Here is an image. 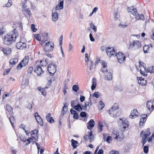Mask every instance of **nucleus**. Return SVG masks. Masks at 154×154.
Listing matches in <instances>:
<instances>
[{"label": "nucleus", "instance_id": "obj_1", "mask_svg": "<svg viewBox=\"0 0 154 154\" xmlns=\"http://www.w3.org/2000/svg\"><path fill=\"white\" fill-rule=\"evenodd\" d=\"M106 51L107 54L109 57L115 55L118 61L120 63H123L126 59V57L122 53L119 52L116 54L114 48H106Z\"/></svg>", "mask_w": 154, "mask_h": 154}, {"label": "nucleus", "instance_id": "obj_2", "mask_svg": "<svg viewBox=\"0 0 154 154\" xmlns=\"http://www.w3.org/2000/svg\"><path fill=\"white\" fill-rule=\"evenodd\" d=\"M16 30L14 29L12 32L5 36L4 38V44L9 45L15 41L16 37L18 36L16 33Z\"/></svg>", "mask_w": 154, "mask_h": 154}, {"label": "nucleus", "instance_id": "obj_3", "mask_svg": "<svg viewBox=\"0 0 154 154\" xmlns=\"http://www.w3.org/2000/svg\"><path fill=\"white\" fill-rule=\"evenodd\" d=\"M119 108L118 103H115L107 111L110 116L114 118L117 117L120 115V112L118 111Z\"/></svg>", "mask_w": 154, "mask_h": 154}, {"label": "nucleus", "instance_id": "obj_4", "mask_svg": "<svg viewBox=\"0 0 154 154\" xmlns=\"http://www.w3.org/2000/svg\"><path fill=\"white\" fill-rule=\"evenodd\" d=\"M54 43L51 42H47L45 46L44 50L46 52H50L54 49Z\"/></svg>", "mask_w": 154, "mask_h": 154}, {"label": "nucleus", "instance_id": "obj_5", "mask_svg": "<svg viewBox=\"0 0 154 154\" xmlns=\"http://www.w3.org/2000/svg\"><path fill=\"white\" fill-rule=\"evenodd\" d=\"M141 46L140 41L137 40L133 41L132 42L130 43L128 48L130 49L134 48V50H136L140 48Z\"/></svg>", "mask_w": 154, "mask_h": 154}, {"label": "nucleus", "instance_id": "obj_6", "mask_svg": "<svg viewBox=\"0 0 154 154\" xmlns=\"http://www.w3.org/2000/svg\"><path fill=\"white\" fill-rule=\"evenodd\" d=\"M131 13L135 16V18L137 20H143L144 19V17L143 15L142 14H138L137 12V10L135 8H134L133 10L131 11Z\"/></svg>", "mask_w": 154, "mask_h": 154}, {"label": "nucleus", "instance_id": "obj_7", "mask_svg": "<svg viewBox=\"0 0 154 154\" xmlns=\"http://www.w3.org/2000/svg\"><path fill=\"white\" fill-rule=\"evenodd\" d=\"M29 61V57H25L22 61L19 63L17 67H23L26 66L27 64Z\"/></svg>", "mask_w": 154, "mask_h": 154}, {"label": "nucleus", "instance_id": "obj_8", "mask_svg": "<svg viewBox=\"0 0 154 154\" xmlns=\"http://www.w3.org/2000/svg\"><path fill=\"white\" fill-rule=\"evenodd\" d=\"M112 135L114 139H116L117 141H120L123 139V138L120 136L119 133L116 131L113 130L112 132Z\"/></svg>", "mask_w": 154, "mask_h": 154}, {"label": "nucleus", "instance_id": "obj_9", "mask_svg": "<svg viewBox=\"0 0 154 154\" xmlns=\"http://www.w3.org/2000/svg\"><path fill=\"white\" fill-rule=\"evenodd\" d=\"M118 122L119 124H122L123 126V128L124 129L127 128L129 125L128 121L125 119H119L118 120Z\"/></svg>", "mask_w": 154, "mask_h": 154}, {"label": "nucleus", "instance_id": "obj_10", "mask_svg": "<svg viewBox=\"0 0 154 154\" xmlns=\"http://www.w3.org/2000/svg\"><path fill=\"white\" fill-rule=\"evenodd\" d=\"M17 48L20 49H23L26 48L27 45L25 42H22L21 41L17 43L16 45Z\"/></svg>", "mask_w": 154, "mask_h": 154}, {"label": "nucleus", "instance_id": "obj_11", "mask_svg": "<svg viewBox=\"0 0 154 154\" xmlns=\"http://www.w3.org/2000/svg\"><path fill=\"white\" fill-rule=\"evenodd\" d=\"M35 118L38 123L41 125L43 126V122L42 118L39 116L38 113L36 112L35 113Z\"/></svg>", "mask_w": 154, "mask_h": 154}, {"label": "nucleus", "instance_id": "obj_12", "mask_svg": "<svg viewBox=\"0 0 154 154\" xmlns=\"http://www.w3.org/2000/svg\"><path fill=\"white\" fill-rule=\"evenodd\" d=\"M139 115V113L138 112L136 109H134L131 112V114L129 116L130 118L134 119L137 117Z\"/></svg>", "mask_w": 154, "mask_h": 154}, {"label": "nucleus", "instance_id": "obj_13", "mask_svg": "<svg viewBox=\"0 0 154 154\" xmlns=\"http://www.w3.org/2000/svg\"><path fill=\"white\" fill-rule=\"evenodd\" d=\"M31 134L32 136V137L36 140H38V130L35 129L32 131L31 132Z\"/></svg>", "mask_w": 154, "mask_h": 154}, {"label": "nucleus", "instance_id": "obj_14", "mask_svg": "<svg viewBox=\"0 0 154 154\" xmlns=\"http://www.w3.org/2000/svg\"><path fill=\"white\" fill-rule=\"evenodd\" d=\"M146 106L149 110L152 111L154 107V101L151 100L150 102L147 101Z\"/></svg>", "mask_w": 154, "mask_h": 154}, {"label": "nucleus", "instance_id": "obj_15", "mask_svg": "<svg viewBox=\"0 0 154 154\" xmlns=\"http://www.w3.org/2000/svg\"><path fill=\"white\" fill-rule=\"evenodd\" d=\"M47 65V63L45 61L41 60L37 61L35 66L37 67H42V66H45Z\"/></svg>", "mask_w": 154, "mask_h": 154}, {"label": "nucleus", "instance_id": "obj_16", "mask_svg": "<svg viewBox=\"0 0 154 154\" xmlns=\"http://www.w3.org/2000/svg\"><path fill=\"white\" fill-rule=\"evenodd\" d=\"M100 63L101 64L103 67H106L107 66V63H105V62L103 60H100L99 59H97L95 62V65L96 66L98 64V63Z\"/></svg>", "mask_w": 154, "mask_h": 154}, {"label": "nucleus", "instance_id": "obj_17", "mask_svg": "<svg viewBox=\"0 0 154 154\" xmlns=\"http://www.w3.org/2000/svg\"><path fill=\"white\" fill-rule=\"evenodd\" d=\"M29 84V80L28 79H23L21 83V87L23 88H24L26 86Z\"/></svg>", "mask_w": 154, "mask_h": 154}, {"label": "nucleus", "instance_id": "obj_18", "mask_svg": "<svg viewBox=\"0 0 154 154\" xmlns=\"http://www.w3.org/2000/svg\"><path fill=\"white\" fill-rule=\"evenodd\" d=\"M105 75L106 76L105 79V80L110 81L112 80V75L110 71L106 73Z\"/></svg>", "mask_w": 154, "mask_h": 154}, {"label": "nucleus", "instance_id": "obj_19", "mask_svg": "<svg viewBox=\"0 0 154 154\" xmlns=\"http://www.w3.org/2000/svg\"><path fill=\"white\" fill-rule=\"evenodd\" d=\"M59 4L57 5L56 7V9L57 10L62 9L63 8L64 0H59Z\"/></svg>", "mask_w": 154, "mask_h": 154}, {"label": "nucleus", "instance_id": "obj_20", "mask_svg": "<svg viewBox=\"0 0 154 154\" xmlns=\"http://www.w3.org/2000/svg\"><path fill=\"white\" fill-rule=\"evenodd\" d=\"M95 124L94 122L92 119H91L88 123L87 128L91 130L94 126Z\"/></svg>", "mask_w": 154, "mask_h": 154}, {"label": "nucleus", "instance_id": "obj_21", "mask_svg": "<svg viewBox=\"0 0 154 154\" xmlns=\"http://www.w3.org/2000/svg\"><path fill=\"white\" fill-rule=\"evenodd\" d=\"M34 71L37 73L38 76L40 75L44 72L42 68H35Z\"/></svg>", "mask_w": 154, "mask_h": 154}, {"label": "nucleus", "instance_id": "obj_22", "mask_svg": "<svg viewBox=\"0 0 154 154\" xmlns=\"http://www.w3.org/2000/svg\"><path fill=\"white\" fill-rule=\"evenodd\" d=\"M18 60V59L17 58L11 59L10 61V65H11L12 66H14V65H15L16 63H17Z\"/></svg>", "mask_w": 154, "mask_h": 154}, {"label": "nucleus", "instance_id": "obj_23", "mask_svg": "<svg viewBox=\"0 0 154 154\" xmlns=\"http://www.w3.org/2000/svg\"><path fill=\"white\" fill-rule=\"evenodd\" d=\"M6 109L7 111L9 112V115H12L13 114V108L10 105L7 104L6 106Z\"/></svg>", "mask_w": 154, "mask_h": 154}, {"label": "nucleus", "instance_id": "obj_24", "mask_svg": "<svg viewBox=\"0 0 154 154\" xmlns=\"http://www.w3.org/2000/svg\"><path fill=\"white\" fill-rule=\"evenodd\" d=\"M47 70L51 75H54L56 71V68H47Z\"/></svg>", "mask_w": 154, "mask_h": 154}, {"label": "nucleus", "instance_id": "obj_25", "mask_svg": "<svg viewBox=\"0 0 154 154\" xmlns=\"http://www.w3.org/2000/svg\"><path fill=\"white\" fill-rule=\"evenodd\" d=\"M58 14L57 12H56L52 13V19L54 21H55L58 19Z\"/></svg>", "mask_w": 154, "mask_h": 154}, {"label": "nucleus", "instance_id": "obj_26", "mask_svg": "<svg viewBox=\"0 0 154 154\" xmlns=\"http://www.w3.org/2000/svg\"><path fill=\"white\" fill-rule=\"evenodd\" d=\"M75 109L79 112H81L82 110V108L81 105L79 104H78L77 105L75 106L74 107Z\"/></svg>", "mask_w": 154, "mask_h": 154}, {"label": "nucleus", "instance_id": "obj_27", "mask_svg": "<svg viewBox=\"0 0 154 154\" xmlns=\"http://www.w3.org/2000/svg\"><path fill=\"white\" fill-rule=\"evenodd\" d=\"M144 70H145L146 73L149 72L150 73L154 72V68H143Z\"/></svg>", "mask_w": 154, "mask_h": 154}, {"label": "nucleus", "instance_id": "obj_28", "mask_svg": "<svg viewBox=\"0 0 154 154\" xmlns=\"http://www.w3.org/2000/svg\"><path fill=\"white\" fill-rule=\"evenodd\" d=\"M72 143L71 145L74 149H75L77 147V146L76 145L78 143V141H75L72 139L71 140Z\"/></svg>", "mask_w": 154, "mask_h": 154}, {"label": "nucleus", "instance_id": "obj_29", "mask_svg": "<svg viewBox=\"0 0 154 154\" xmlns=\"http://www.w3.org/2000/svg\"><path fill=\"white\" fill-rule=\"evenodd\" d=\"M143 50L144 52L145 53H147L149 52V51L150 50L149 48V47L147 45H145L143 47Z\"/></svg>", "mask_w": 154, "mask_h": 154}, {"label": "nucleus", "instance_id": "obj_30", "mask_svg": "<svg viewBox=\"0 0 154 154\" xmlns=\"http://www.w3.org/2000/svg\"><path fill=\"white\" fill-rule=\"evenodd\" d=\"M143 116H142L141 118H140V125H141V124L142 123V124L145 122L146 120V117L147 116V115H146V117L144 116L145 115H143Z\"/></svg>", "mask_w": 154, "mask_h": 154}, {"label": "nucleus", "instance_id": "obj_31", "mask_svg": "<svg viewBox=\"0 0 154 154\" xmlns=\"http://www.w3.org/2000/svg\"><path fill=\"white\" fill-rule=\"evenodd\" d=\"M2 50L3 52L6 55L9 54L11 52V50L8 49L7 48H2Z\"/></svg>", "mask_w": 154, "mask_h": 154}, {"label": "nucleus", "instance_id": "obj_32", "mask_svg": "<svg viewBox=\"0 0 154 154\" xmlns=\"http://www.w3.org/2000/svg\"><path fill=\"white\" fill-rule=\"evenodd\" d=\"M9 119L12 126L14 127V125L15 122L14 117L13 116H11L9 117Z\"/></svg>", "mask_w": 154, "mask_h": 154}, {"label": "nucleus", "instance_id": "obj_33", "mask_svg": "<svg viewBox=\"0 0 154 154\" xmlns=\"http://www.w3.org/2000/svg\"><path fill=\"white\" fill-rule=\"evenodd\" d=\"M98 108L100 110H102L104 106V104L101 100H100L99 103Z\"/></svg>", "mask_w": 154, "mask_h": 154}, {"label": "nucleus", "instance_id": "obj_34", "mask_svg": "<svg viewBox=\"0 0 154 154\" xmlns=\"http://www.w3.org/2000/svg\"><path fill=\"white\" fill-rule=\"evenodd\" d=\"M22 11H23L25 12L29 16H30L31 15V11L29 8H23Z\"/></svg>", "mask_w": 154, "mask_h": 154}, {"label": "nucleus", "instance_id": "obj_35", "mask_svg": "<svg viewBox=\"0 0 154 154\" xmlns=\"http://www.w3.org/2000/svg\"><path fill=\"white\" fill-rule=\"evenodd\" d=\"M94 78L93 79V81L92 84V85L91 87V89L92 90H93L95 89L96 86V81L94 80Z\"/></svg>", "mask_w": 154, "mask_h": 154}, {"label": "nucleus", "instance_id": "obj_36", "mask_svg": "<svg viewBox=\"0 0 154 154\" xmlns=\"http://www.w3.org/2000/svg\"><path fill=\"white\" fill-rule=\"evenodd\" d=\"M67 110V107L65 105L63 108V113H61V115L63 116V114H65Z\"/></svg>", "mask_w": 154, "mask_h": 154}, {"label": "nucleus", "instance_id": "obj_37", "mask_svg": "<svg viewBox=\"0 0 154 154\" xmlns=\"http://www.w3.org/2000/svg\"><path fill=\"white\" fill-rule=\"evenodd\" d=\"M119 26L120 28L122 29L125 28L126 27H127L128 25L125 23H120L119 25Z\"/></svg>", "mask_w": 154, "mask_h": 154}, {"label": "nucleus", "instance_id": "obj_38", "mask_svg": "<svg viewBox=\"0 0 154 154\" xmlns=\"http://www.w3.org/2000/svg\"><path fill=\"white\" fill-rule=\"evenodd\" d=\"M69 79H66L64 83V89H68V87L67 85V83L69 81Z\"/></svg>", "mask_w": 154, "mask_h": 154}, {"label": "nucleus", "instance_id": "obj_39", "mask_svg": "<svg viewBox=\"0 0 154 154\" xmlns=\"http://www.w3.org/2000/svg\"><path fill=\"white\" fill-rule=\"evenodd\" d=\"M138 83L141 85H145L146 84V81L145 80L138 81Z\"/></svg>", "mask_w": 154, "mask_h": 154}, {"label": "nucleus", "instance_id": "obj_40", "mask_svg": "<svg viewBox=\"0 0 154 154\" xmlns=\"http://www.w3.org/2000/svg\"><path fill=\"white\" fill-rule=\"evenodd\" d=\"M103 127V125L101 124L100 123H99L98 125V131L100 132H101L102 130V127Z\"/></svg>", "mask_w": 154, "mask_h": 154}, {"label": "nucleus", "instance_id": "obj_41", "mask_svg": "<svg viewBox=\"0 0 154 154\" xmlns=\"http://www.w3.org/2000/svg\"><path fill=\"white\" fill-rule=\"evenodd\" d=\"M47 121L51 123H52L54 122V120L52 117H47Z\"/></svg>", "mask_w": 154, "mask_h": 154}, {"label": "nucleus", "instance_id": "obj_42", "mask_svg": "<svg viewBox=\"0 0 154 154\" xmlns=\"http://www.w3.org/2000/svg\"><path fill=\"white\" fill-rule=\"evenodd\" d=\"M90 26L93 29L94 31L96 32L97 31V28L94 26L93 23H91L90 24Z\"/></svg>", "mask_w": 154, "mask_h": 154}, {"label": "nucleus", "instance_id": "obj_43", "mask_svg": "<svg viewBox=\"0 0 154 154\" xmlns=\"http://www.w3.org/2000/svg\"><path fill=\"white\" fill-rule=\"evenodd\" d=\"M27 0H25L23 2H22L23 8H27Z\"/></svg>", "mask_w": 154, "mask_h": 154}, {"label": "nucleus", "instance_id": "obj_44", "mask_svg": "<svg viewBox=\"0 0 154 154\" xmlns=\"http://www.w3.org/2000/svg\"><path fill=\"white\" fill-rule=\"evenodd\" d=\"M72 89L75 92H77L79 89V87L77 85H75L73 86Z\"/></svg>", "mask_w": 154, "mask_h": 154}, {"label": "nucleus", "instance_id": "obj_45", "mask_svg": "<svg viewBox=\"0 0 154 154\" xmlns=\"http://www.w3.org/2000/svg\"><path fill=\"white\" fill-rule=\"evenodd\" d=\"M48 88V86H46L44 88H42L41 87H38V90H39V91L42 93V91H44L45 90V89H47Z\"/></svg>", "mask_w": 154, "mask_h": 154}, {"label": "nucleus", "instance_id": "obj_46", "mask_svg": "<svg viewBox=\"0 0 154 154\" xmlns=\"http://www.w3.org/2000/svg\"><path fill=\"white\" fill-rule=\"evenodd\" d=\"M140 73L142 75H143L144 76H147V74H146L145 70H144V69H143H143H140Z\"/></svg>", "mask_w": 154, "mask_h": 154}, {"label": "nucleus", "instance_id": "obj_47", "mask_svg": "<svg viewBox=\"0 0 154 154\" xmlns=\"http://www.w3.org/2000/svg\"><path fill=\"white\" fill-rule=\"evenodd\" d=\"M11 69L9 68L5 69L3 75H5L8 74L11 70Z\"/></svg>", "mask_w": 154, "mask_h": 154}, {"label": "nucleus", "instance_id": "obj_48", "mask_svg": "<svg viewBox=\"0 0 154 154\" xmlns=\"http://www.w3.org/2000/svg\"><path fill=\"white\" fill-rule=\"evenodd\" d=\"M143 152L145 153H147L148 152V147L147 146H144L143 147Z\"/></svg>", "mask_w": 154, "mask_h": 154}, {"label": "nucleus", "instance_id": "obj_49", "mask_svg": "<svg viewBox=\"0 0 154 154\" xmlns=\"http://www.w3.org/2000/svg\"><path fill=\"white\" fill-rule=\"evenodd\" d=\"M139 67H145L146 66V64L144 63L143 62L139 61Z\"/></svg>", "mask_w": 154, "mask_h": 154}, {"label": "nucleus", "instance_id": "obj_50", "mask_svg": "<svg viewBox=\"0 0 154 154\" xmlns=\"http://www.w3.org/2000/svg\"><path fill=\"white\" fill-rule=\"evenodd\" d=\"M57 67L56 65L54 63H51L48 64V67Z\"/></svg>", "mask_w": 154, "mask_h": 154}, {"label": "nucleus", "instance_id": "obj_51", "mask_svg": "<svg viewBox=\"0 0 154 154\" xmlns=\"http://www.w3.org/2000/svg\"><path fill=\"white\" fill-rule=\"evenodd\" d=\"M31 28L32 31L34 32H35L37 30V29L35 28V25L34 24L31 25Z\"/></svg>", "mask_w": 154, "mask_h": 154}, {"label": "nucleus", "instance_id": "obj_52", "mask_svg": "<svg viewBox=\"0 0 154 154\" xmlns=\"http://www.w3.org/2000/svg\"><path fill=\"white\" fill-rule=\"evenodd\" d=\"M110 140H112V137L110 136L107 137L106 139L107 142L109 143H110L111 142Z\"/></svg>", "mask_w": 154, "mask_h": 154}, {"label": "nucleus", "instance_id": "obj_53", "mask_svg": "<svg viewBox=\"0 0 154 154\" xmlns=\"http://www.w3.org/2000/svg\"><path fill=\"white\" fill-rule=\"evenodd\" d=\"M92 103V102L91 101V99L90 97H89V101L88 102H86V104H87V106H89L90 105H91Z\"/></svg>", "mask_w": 154, "mask_h": 154}, {"label": "nucleus", "instance_id": "obj_54", "mask_svg": "<svg viewBox=\"0 0 154 154\" xmlns=\"http://www.w3.org/2000/svg\"><path fill=\"white\" fill-rule=\"evenodd\" d=\"M110 154H118V151H116L114 150H111L109 153Z\"/></svg>", "mask_w": 154, "mask_h": 154}, {"label": "nucleus", "instance_id": "obj_55", "mask_svg": "<svg viewBox=\"0 0 154 154\" xmlns=\"http://www.w3.org/2000/svg\"><path fill=\"white\" fill-rule=\"evenodd\" d=\"M99 93L98 92H95L93 94V96L95 97L96 98L98 97L99 96Z\"/></svg>", "mask_w": 154, "mask_h": 154}, {"label": "nucleus", "instance_id": "obj_56", "mask_svg": "<svg viewBox=\"0 0 154 154\" xmlns=\"http://www.w3.org/2000/svg\"><path fill=\"white\" fill-rule=\"evenodd\" d=\"M80 116L82 117H85L86 116V114L85 112H82L80 113Z\"/></svg>", "mask_w": 154, "mask_h": 154}, {"label": "nucleus", "instance_id": "obj_57", "mask_svg": "<svg viewBox=\"0 0 154 154\" xmlns=\"http://www.w3.org/2000/svg\"><path fill=\"white\" fill-rule=\"evenodd\" d=\"M144 133V136H143V137H145V138H147V137L149 135H148V134H146L145 133V132H144L143 131H142L141 133V134H140V135H141L142 134V133Z\"/></svg>", "mask_w": 154, "mask_h": 154}, {"label": "nucleus", "instance_id": "obj_58", "mask_svg": "<svg viewBox=\"0 0 154 154\" xmlns=\"http://www.w3.org/2000/svg\"><path fill=\"white\" fill-rule=\"evenodd\" d=\"M101 71L103 73L106 72V73L108 72L106 68H101Z\"/></svg>", "mask_w": 154, "mask_h": 154}, {"label": "nucleus", "instance_id": "obj_59", "mask_svg": "<svg viewBox=\"0 0 154 154\" xmlns=\"http://www.w3.org/2000/svg\"><path fill=\"white\" fill-rule=\"evenodd\" d=\"M35 37L39 41L41 39V37L39 35L35 34Z\"/></svg>", "mask_w": 154, "mask_h": 154}, {"label": "nucleus", "instance_id": "obj_60", "mask_svg": "<svg viewBox=\"0 0 154 154\" xmlns=\"http://www.w3.org/2000/svg\"><path fill=\"white\" fill-rule=\"evenodd\" d=\"M134 9V8L133 7L131 6L130 8H127V11L129 12H130L131 13V11L133 10Z\"/></svg>", "mask_w": 154, "mask_h": 154}, {"label": "nucleus", "instance_id": "obj_61", "mask_svg": "<svg viewBox=\"0 0 154 154\" xmlns=\"http://www.w3.org/2000/svg\"><path fill=\"white\" fill-rule=\"evenodd\" d=\"M20 139L22 141H23L24 142H26V139L24 137V136H21L20 137Z\"/></svg>", "mask_w": 154, "mask_h": 154}, {"label": "nucleus", "instance_id": "obj_62", "mask_svg": "<svg viewBox=\"0 0 154 154\" xmlns=\"http://www.w3.org/2000/svg\"><path fill=\"white\" fill-rule=\"evenodd\" d=\"M89 38H90V40L91 41L94 42V41L95 39L94 38H93L92 35L91 33H90L89 34Z\"/></svg>", "mask_w": 154, "mask_h": 154}, {"label": "nucleus", "instance_id": "obj_63", "mask_svg": "<svg viewBox=\"0 0 154 154\" xmlns=\"http://www.w3.org/2000/svg\"><path fill=\"white\" fill-rule=\"evenodd\" d=\"M85 97L84 96H83L82 95L80 96V100L81 102H83L85 101Z\"/></svg>", "mask_w": 154, "mask_h": 154}, {"label": "nucleus", "instance_id": "obj_64", "mask_svg": "<svg viewBox=\"0 0 154 154\" xmlns=\"http://www.w3.org/2000/svg\"><path fill=\"white\" fill-rule=\"evenodd\" d=\"M17 151L14 149L12 148L11 149V154H16Z\"/></svg>", "mask_w": 154, "mask_h": 154}]
</instances>
